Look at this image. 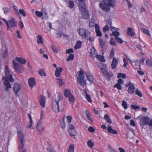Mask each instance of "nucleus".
<instances>
[{"label": "nucleus", "mask_w": 152, "mask_h": 152, "mask_svg": "<svg viewBox=\"0 0 152 152\" xmlns=\"http://www.w3.org/2000/svg\"><path fill=\"white\" fill-rule=\"evenodd\" d=\"M89 53L90 56L93 58H94L97 55V52L94 48L92 47L89 50Z\"/></svg>", "instance_id": "aec40b11"}, {"label": "nucleus", "mask_w": 152, "mask_h": 152, "mask_svg": "<svg viewBox=\"0 0 152 152\" xmlns=\"http://www.w3.org/2000/svg\"><path fill=\"white\" fill-rule=\"evenodd\" d=\"M123 61L124 63V64L123 65V66L125 67H127V66L128 64V62L126 60V58H124L123 60Z\"/></svg>", "instance_id": "69168bd1"}, {"label": "nucleus", "mask_w": 152, "mask_h": 152, "mask_svg": "<svg viewBox=\"0 0 152 152\" xmlns=\"http://www.w3.org/2000/svg\"><path fill=\"white\" fill-rule=\"evenodd\" d=\"M99 41L100 46L102 48V51L105 50L106 49V46L105 42L101 38L99 39Z\"/></svg>", "instance_id": "6ab92c4d"}, {"label": "nucleus", "mask_w": 152, "mask_h": 152, "mask_svg": "<svg viewBox=\"0 0 152 152\" xmlns=\"http://www.w3.org/2000/svg\"><path fill=\"white\" fill-rule=\"evenodd\" d=\"M112 34L115 37H118L120 35V33L119 32L117 31H114L113 32Z\"/></svg>", "instance_id": "6e6d98bb"}, {"label": "nucleus", "mask_w": 152, "mask_h": 152, "mask_svg": "<svg viewBox=\"0 0 152 152\" xmlns=\"http://www.w3.org/2000/svg\"><path fill=\"white\" fill-rule=\"evenodd\" d=\"M114 88H116L119 90H121L122 89V87L121 85L116 83L113 86Z\"/></svg>", "instance_id": "49530a36"}, {"label": "nucleus", "mask_w": 152, "mask_h": 152, "mask_svg": "<svg viewBox=\"0 0 152 152\" xmlns=\"http://www.w3.org/2000/svg\"><path fill=\"white\" fill-rule=\"evenodd\" d=\"M85 74L87 79L90 83H93L94 81V78L91 75V73L88 71H86L85 72Z\"/></svg>", "instance_id": "a211bd4d"}, {"label": "nucleus", "mask_w": 152, "mask_h": 152, "mask_svg": "<svg viewBox=\"0 0 152 152\" xmlns=\"http://www.w3.org/2000/svg\"><path fill=\"white\" fill-rule=\"evenodd\" d=\"M79 9L81 12V18L87 19L89 18L90 15L88 11L86 10V7H80Z\"/></svg>", "instance_id": "39448f33"}, {"label": "nucleus", "mask_w": 152, "mask_h": 152, "mask_svg": "<svg viewBox=\"0 0 152 152\" xmlns=\"http://www.w3.org/2000/svg\"><path fill=\"white\" fill-rule=\"evenodd\" d=\"M88 146L91 148H92L94 145V144L90 140H88L87 142Z\"/></svg>", "instance_id": "8fccbe9b"}, {"label": "nucleus", "mask_w": 152, "mask_h": 152, "mask_svg": "<svg viewBox=\"0 0 152 152\" xmlns=\"http://www.w3.org/2000/svg\"><path fill=\"white\" fill-rule=\"evenodd\" d=\"M69 7L70 8H72L74 6L75 4L73 1L70 0L69 1Z\"/></svg>", "instance_id": "a18cd8bd"}, {"label": "nucleus", "mask_w": 152, "mask_h": 152, "mask_svg": "<svg viewBox=\"0 0 152 152\" xmlns=\"http://www.w3.org/2000/svg\"><path fill=\"white\" fill-rule=\"evenodd\" d=\"M84 72L81 70L77 72L78 76L77 77V81L80 85L84 87L86 85V80L85 79Z\"/></svg>", "instance_id": "20e7f679"}, {"label": "nucleus", "mask_w": 152, "mask_h": 152, "mask_svg": "<svg viewBox=\"0 0 152 152\" xmlns=\"http://www.w3.org/2000/svg\"><path fill=\"white\" fill-rule=\"evenodd\" d=\"M26 62L25 59L22 57H20V73L23 72L24 70V67L21 65L25 64Z\"/></svg>", "instance_id": "f8f14e48"}, {"label": "nucleus", "mask_w": 152, "mask_h": 152, "mask_svg": "<svg viewBox=\"0 0 152 152\" xmlns=\"http://www.w3.org/2000/svg\"><path fill=\"white\" fill-rule=\"evenodd\" d=\"M79 5V8L80 7H86L85 0H78Z\"/></svg>", "instance_id": "4c0bfd02"}, {"label": "nucleus", "mask_w": 152, "mask_h": 152, "mask_svg": "<svg viewBox=\"0 0 152 152\" xmlns=\"http://www.w3.org/2000/svg\"><path fill=\"white\" fill-rule=\"evenodd\" d=\"M39 101L40 105L44 107L45 103V97L43 95H40L39 98Z\"/></svg>", "instance_id": "dca6fc26"}, {"label": "nucleus", "mask_w": 152, "mask_h": 152, "mask_svg": "<svg viewBox=\"0 0 152 152\" xmlns=\"http://www.w3.org/2000/svg\"><path fill=\"white\" fill-rule=\"evenodd\" d=\"M100 70L104 75L105 77H107V80L108 81L110 80V77L113 76V73L112 72H110L109 73L106 68H102Z\"/></svg>", "instance_id": "6e6552de"}, {"label": "nucleus", "mask_w": 152, "mask_h": 152, "mask_svg": "<svg viewBox=\"0 0 152 152\" xmlns=\"http://www.w3.org/2000/svg\"><path fill=\"white\" fill-rule=\"evenodd\" d=\"M20 14L22 15L24 17H26V16L25 11L23 9H20Z\"/></svg>", "instance_id": "4d7b16f0"}, {"label": "nucleus", "mask_w": 152, "mask_h": 152, "mask_svg": "<svg viewBox=\"0 0 152 152\" xmlns=\"http://www.w3.org/2000/svg\"><path fill=\"white\" fill-rule=\"evenodd\" d=\"M6 25L7 27L10 28H12L16 26V23L15 21L14 18H12L8 22H6Z\"/></svg>", "instance_id": "4468645a"}, {"label": "nucleus", "mask_w": 152, "mask_h": 152, "mask_svg": "<svg viewBox=\"0 0 152 152\" xmlns=\"http://www.w3.org/2000/svg\"><path fill=\"white\" fill-rule=\"evenodd\" d=\"M95 57L99 61L102 62H104L105 60L103 56H101L97 54Z\"/></svg>", "instance_id": "f704fd0d"}, {"label": "nucleus", "mask_w": 152, "mask_h": 152, "mask_svg": "<svg viewBox=\"0 0 152 152\" xmlns=\"http://www.w3.org/2000/svg\"><path fill=\"white\" fill-rule=\"evenodd\" d=\"M135 94L137 95L140 97H142L143 96L141 92L138 90V89H137L135 91Z\"/></svg>", "instance_id": "79ce46f5"}, {"label": "nucleus", "mask_w": 152, "mask_h": 152, "mask_svg": "<svg viewBox=\"0 0 152 152\" xmlns=\"http://www.w3.org/2000/svg\"><path fill=\"white\" fill-rule=\"evenodd\" d=\"M35 13L37 17H41L43 15V13L42 12L38 11H36L35 12Z\"/></svg>", "instance_id": "de8ad7c7"}, {"label": "nucleus", "mask_w": 152, "mask_h": 152, "mask_svg": "<svg viewBox=\"0 0 152 152\" xmlns=\"http://www.w3.org/2000/svg\"><path fill=\"white\" fill-rule=\"evenodd\" d=\"M107 131L109 133H111L114 134H117L118 133L117 130L112 129L111 126H110L107 127Z\"/></svg>", "instance_id": "4be33fe9"}, {"label": "nucleus", "mask_w": 152, "mask_h": 152, "mask_svg": "<svg viewBox=\"0 0 152 152\" xmlns=\"http://www.w3.org/2000/svg\"><path fill=\"white\" fill-rule=\"evenodd\" d=\"M62 99V95L59 93H56L53 96L52 107L55 113L59 112L60 109L64 106V101Z\"/></svg>", "instance_id": "f257e3e1"}, {"label": "nucleus", "mask_w": 152, "mask_h": 152, "mask_svg": "<svg viewBox=\"0 0 152 152\" xmlns=\"http://www.w3.org/2000/svg\"><path fill=\"white\" fill-rule=\"evenodd\" d=\"M37 42L38 44H43L44 43V41L43 39V38L42 36L41 35H39L37 36Z\"/></svg>", "instance_id": "cd10ccee"}, {"label": "nucleus", "mask_w": 152, "mask_h": 152, "mask_svg": "<svg viewBox=\"0 0 152 152\" xmlns=\"http://www.w3.org/2000/svg\"><path fill=\"white\" fill-rule=\"evenodd\" d=\"M3 10L4 14H7L9 13L10 9L8 8H4Z\"/></svg>", "instance_id": "e2e57ef3"}, {"label": "nucleus", "mask_w": 152, "mask_h": 152, "mask_svg": "<svg viewBox=\"0 0 152 152\" xmlns=\"http://www.w3.org/2000/svg\"><path fill=\"white\" fill-rule=\"evenodd\" d=\"M135 34V32L133 31L132 28L129 27L127 28V34L128 35H130L131 37H133L134 35Z\"/></svg>", "instance_id": "bb28decb"}, {"label": "nucleus", "mask_w": 152, "mask_h": 152, "mask_svg": "<svg viewBox=\"0 0 152 152\" xmlns=\"http://www.w3.org/2000/svg\"><path fill=\"white\" fill-rule=\"evenodd\" d=\"M82 44V42L80 41H77L74 46V49L76 50L80 48Z\"/></svg>", "instance_id": "72a5a7b5"}, {"label": "nucleus", "mask_w": 152, "mask_h": 152, "mask_svg": "<svg viewBox=\"0 0 152 152\" xmlns=\"http://www.w3.org/2000/svg\"><path fill=\"white\" fill-rule=\"evenodd\" d=\"M13 89L15 91V95L17 96H18V91H19V84L18 83H15L13 87Z\"/></svg>", "instance_id": "5701e85b"}, {"label": "nucleus", "mask_w": 152, "mask_h": 152, "mask_svg": "<svg viewBox=\"0 0 152 152\" xmlns=\"http://www.w3.org/2000/svg\"><path fill=\"white\" fill-rule=\"evenodd\" d=\"M67 127L68 130H72L75 129V126L73 125L69 124H68Z\"/></svg>", "instance_id": "bf43d9fd"}, {"label": "nucleus", "mask_w": 152, "mask_h": 152, "mask_svg": "<svg viewBox=\"0 0 152 152\" xmlns=\"http://www.w3.org/2000/svg\"><path fill=\"white\" fill-rule=\"evenodd\" d=\"M110 45H116V43L115 41L114 40L113 38H111L110 40Z\"/></svg>", "instance_id": "864d4df0"}, {"label": "nucleus", "mask_w": 152, "mask_h": 152, "mask_svg": "<svg viewBox=\"0 0 152 152\" xmlns=\"http://www.w3.org/2000/svg\"><path fill=\"white\" fill-rule=\"evenodd\" d=\"M63 69L61 68L60 67L56 68L55 72L56 76L57 77H59Z\"/></svg>", "instance_id": "b1692460"}, {"label": "nucleus", "mask_w": 152, "mask_h": 152, "mask_svg": "<svg viewBox=\"0 0 152 152\" xmlns=\"http://www.w3.org/2000/svg\"><path fill=\"white\" fill-rule=\"evenodd\" d=\"M143 33L148 35H150V33L149 31L147 29H144L143 30Z\"/></svg>", "instance_id": "0e129e2a"}, {"label": "nucleus", "mask_w": 152, "mask_h": 152, "mask_svg": "<svg viewBox=\"0 0 152 152\" xmlns=\"http://www.w3.org/2000/svg\"><path fill=\"white\" fill-rule=\"evenodd\" d=\"M118 63V61L115 57H114L112 60L111 66L112 69H115L117 67Z\"/></svg>", "instance_id": "f3484780"}, {"label": "nucleus", "mask_w": 152, "mask_h": 152, "mask_svg": "<svg viewBox=\"0 0 152 152\" xmlns=\"http://www.w3.org/2000/svg\"><path fill=\"white\" fill-rule=\"evenodd\" d=\"M131 107L134 110H137L140 109V107L139 105L132 104L131 105Z\"/></svg>", "instance_id": "5fc2aeb1"}, {"label": "nucleus", "mask_w": 152, "mask_h": 152, "mask_svg": "<svg viewBox=\"0 0 152 152\" xmlns=\"http://www.w3.org/2000/svg\"><path fill=\"white\" fill-rule=\"evenodd\" d=\"M28 85L31 88H33L36 84V83L34 78H29L28 79Z\"/></svg>", "instance_id": "2eb2a0df"}, {"label": "nucleus", "mask_w": 152, "mask_h": 152, "mask_svg": "<svg viewBox=\"0 0 152 152\" xmlns=\"http://www.w3.org/2000/svg\"><path fill=\"white\" fill-rule=\"evenodd\" d=\"M65 116V115H64V116L62 121L60 122L61 127L63 129H65L66 126V123L64 121Z\"/></svg>", "instance_id": "473e14b6"}, {"label": "nucleus", "mask_w": 152, "mask_h": 152, "mask_svg": "<svg viewBox=\"0 0 152 152\" xmlns=\"http://www.w3.org/2000/svg\"><path fill=\"white\" fill-rule=\"evenodd\" d=\"M126 87H128L127 92L129 94H133L134 92L135 87L134 83H132L131 81H129L125 85Z\"/></svg>", "instance_id": "1a4fd4ad"}, {"label": "nucleus", "mask_w": 152, "mask_h": 152, "mask_svg": "<svg viewBox=\"0 0 152 152\" xmlns=\"http://www.w3.org/2000/svg\"><path fill=\"white\" fill-rule=\"evenodd\" d=\"M67 131L71 136L74 137L77 135V132L75 129L72 130H67Z\"/></svg>", "instance_id": "a878e982"}, {"label": "nucleus", "mask_w": 152, "mask_h": 152, "mask_svg": "<svg viewBox=\"0 0 152 152\" xmlns=\"http://www.w3.org/2000/svg\"><path fill=\"white\" fill-rule=\"evenodd\" d=\"M104 118L108 123L109 124H111L112 123V121L108 115H105L104 116Z\"/></svg>", "instance_id": "c9c22d12"}, {"label": "nucleus", "mask_w": 152, "mask_h": 152, "mask_svg": "<svg viewBox=\"0 0 152 152\" xmlns=\"http://www.w3.org/2000/svg\"><path fill=\"white\" fill-rule=\"evenodd\" d=\"M64 94L66 97L67 98L72 94L70 93L69 89H66L64 92Z\"/></svg>", "instance_id": "58836bf2"}, {"label": "nucleus", "mask_w": 152, "mask_h": 152, "mask_svg": "<svg viewBox=\"0 0 152 152\" xmlns=\"http://www.w3.org/2000/svg\"><path fill=\"white\" fill-rule=\"evenodd\" d=\"M88 131L92 132H95V129H94L92 126H89L88 129Z\"/></svg>", "instance_id": "774afa93"}, {"label": "nucleus", "mask_w": 152, "mask_h": 152, "mask_svg": "<svg viewBox=\"0 0 152 152\" xmlns=\"http://www.w3.org/2000/svg\"><path fill=\"white\" fill-rule=\"evenodd\" d=\"M79 35L83 38H85L86 39L91 40V38H89V36L90 33L88 31H86L85 29L83 28H79L78 30Z\"/></svg>", "instance_id": "423d86ee"}, {"label": "nucleus", "mask_w": 152, "mask_h": 152, "mask_svg": "<svg viewBox=\"0 0 152 152\" xmlns=\"http://www.w3.org/2000/svg\"><path fill=\"white\" fill-rule=\"evenodd\" d=\"M25 137L26 134L20 131V147L23 150L22 152H26V149H23Z\"/></svg>", "instance_id": "0eeeda50"}, {"label": "nucleus", "mask_w": 152, "mask_h": 152, "mask_svg": "<svg viewBox=\"0 0 152 152\" xmlns=\"http://www.w3.org/2000/svg\"><path fill=\"white\" fill-rule=\"evenodd\" d=\"M73 52V50L72 48H69L66 50V53H72Z\"/></svg>", "instance_id": "338daca9"}, {"label": "nucleus", "mask_w": 152, "mask_h": 152, "mask_svg": "<svg viewBox=\"0 0 152 152\" xmlns=\"http://www.w3.org/2000/svg\"><path fill=\"white\" fill-rule=\"evenodd\" d=\"M115 4V0H104L103 2L99 3V6L102 11L108 12L110 10V7H114Z\"/></svg>", "instance_id": "7ed1b4c3"}, {"label": "nucleus", "mask_w": 152, "mask_h": 152, "mask_svg": "<svg viewBox=\"0 0 152 152\" xmlns=\"http://www.w3.org/2000/svg\"><path fill=\"white\" fill-rule=\"evenodd\" d=\"M39 74L41 76H46V74L43 69H41L38 70Z\"/></svg>", "instance_id": "e433bc0d"}, {"label": "nucleus", "mask_w": 152, "mask_h": 152, "mask_svg": "<svg viewBox=\"0 0 152 152\" xmlns=\"http://www.w3.org/2000/svg\"><path fill=\"white\" fill-rule=\"evenodd\" d=\"M5 77H3L2 80H4L5 85L4 90L7 92H9V89L11 88L10 82L11 83L14 82V80L12 77V74L7 66H5Z\"/></svg>", "instance_id": "f03ea898"}, {"label": "nucleus", "mask_w": 152, "mask_h": 152, "mask_svg": "<svg viewBox=\"0 0 152 152\" xmlns=\"http://www.w3.org/2000/svg\"><path fill=\"white\" fill-rule=\"evenodd\" d=\"M66 118L67 122L70 123L71 122L72 120V117L70 115H68L66 117Z\"/></svg>", "instance_id": "052dcab7"}, {"label": "nucleus", "mask_w": 152, "mask_h": 152, "mask_svg": "<svg viewBox=\"0 0 152 152\" xmlns=\"http://www.w3.org/2000/svg\"><path fill=\"white\" fill-rule=\"evenodd\" d=\"M150 118L148 116H145L140 119L141 125L143 126L148 125Z\"/></svg>", "instance_id": "ddd939ff"}, {"label": "nucleus", "mask_w": 152, "mask_h": 152, "mask_svg": "<svg viewBox=\"0 0 152 152\" xmlns=\"http://www.w3.org/2000/svg\"><path fill=\"white\" fill-rule=\"evenodd\" d=\"M110 30L109 26L108 25H106L103 28V31L105 33L106 31H108Z\"/></svg>", "instance_id": "13d9d810"}, {"label": "nucleus", "mask_w": 152, "mask_h": 152, "mask_svg": "<svg viewBox=\"0 0 152 152\" xmlns=\"http://www.w3.org/2000/svg\"><path fill=\"white\" fill-rule=\"evenodd\" d=\"M146 64L150 67H152V59H147L146 61Z\"/></svg>", "instance_id": "a19ab883"}, {"label": "nucleus", "mask_w": 152, "mask_h": 152, "mask_svg": "<svg viewBox=\"0 0 152 152\" xmlns=\"http://www.w3.org/2000/svg\"><path fill=\"white\" fill-rule=\"evenodd\" d=\"M95 31L96 33V36L101 37L102 36V34L100 30V27L99 26L96 24L95 25Z\"/></svg>", "instance_id": "412c9836"}, {"label": "nucleus", "mask_w": 152, "mask_h": 152, "mask_svg": "<svg viewBox=\"0 0 152 152\" xmlns=\"http://www.w3.org/2000/svg\"><path fill=\"white\" fill-rule=\"evenodd\" d=\"M122 105L124 109H127V104L126 102V101L123 100L122 102Z\"/></svg>", "instance_id": "09e8293b"}, {"label": "nucleus", "mask_w": 152, "mask_h": 152, "mask_svg": "<svg viewBox=\"0 0 152 152\" xmlns=\"http://www.w3.org/2000/svg\"><path fill=\"white\" fill-rule=\"evenodd\" d=\"M115 39L119 43L122 44L123 42V41L122 39L118 37H115Z\"/></svg>", "instance_id": "603ef678"}, {"label": "nucleus", "mask_w": 152, "mask_h": 152, "mask_svg": "<svg viewBox=\"0 0 152 152\" xmlns=\"http://www.w3.org/2000/svg\"><path fill=\"white\" fill-rule=\"evenodd\" d=\"M36 128L40 134L41 135L42 134L45 129V127L43 125V122L40 121H39L37 124Z\"/></svg>", "instance_id": "9b49d317"}, {"label": "nucleus", "mask_w": 152, "mask_h": 152, "mask_svg": "<svg viewBox=\"0 0 152 152\" xmlns=\"http://www.w3.org/2000/svg\"><path fill=\"white\" fill-rule=\"evenodd\" d=\"M12 63L15 71L16 72L18 73L19 72V68L18 63L16 62L15 61L13 60Z\"/></svg>", "instance_id": "393cba45"}, {"label": "nucleus", "mask_w": 152, "mask_h": 152, "mask_svg": "<svg viewBox=\"0 0 152 152\" xmlns=\"http://www.w3.org/2000/svg\"><path fill=\"white\" fill-rule=\"evenodd\" d=\"M68 98H69V100L70 102L74 103L75 102V98L72 94Z\"/></svg>", "instance_id": "c03bdc74"}, {"label": "nucleus", "mask_w": 152, "mask_h": 152, "mask_svg": "<svg viewBox=\"0 0 152 152\" xmlns=\"http://www.w3.org/2000/svg\"><path fill=\"white\" fill-rule=\"evenodd\" d=\"M84 92L86 94V98L88 102L89 103H91L92 102V100L90 95L88 94L86 90H84Z\"/></svg>", "instance_id": "7c9ffc66"}, {"label": "nucleus", "mask_w": 152, "mask_h": 152, "mask_svg": "<svg viewBox=\"0 0 152 152\" xmlns=\"http://www.w3.org/2000/svg\"><path fill=\"white\" fill-rule=\"evenodd\" d=\"M28 116L29 118L30 124V125H28L27 126V128L28 129L30 128V129H34V128L32 126V124H33V121H32V118L31 117V115L29 113H28Z\"/></svg>", "instance_id": "c85d7f7f"}, {"label": "nucleus", "mask_w": 152, "mask_h": 152, "mask_svg": "<svg viewBox=\"0 0 152 152\" xmlns=\"http://www.w3.org/2000/svg\"><path fill=\"white\" fill-rule=\"evenodd\" d=\"M85 113L87 119L91 122H93V120L91 118V114L90 112L88 110H86L85 111Z\"/></svg>", "instance_id": "c756f323"}, {"label": "nucleus", "mask_w": 152, "mask_h": 152, "mask_svg": "<svg viewBox=\"0 0 152 152\" xmlns=\"http://www.w3.org/2000/svg\"><path fill=\"white\" fill-rule=\"evenodd\" d=\"M74 144H71L69 147V150H68L69 152H74Z\"/></svg>", "instance_id": "3c124183"}, {"label": "nucleus", "mask_w": 152, "mask_h": 152, "mask_svg": "<svg viewBox=\"0 0 152 152\" xmlns=\"http://www.w3.org/2000/svg\"><path fill=\"white\" fill-rule=\"evenodd\" d=\"M115 49L113 48H112L110 52V55L108 57L109 59H113V58L114 57V56H115Z\"/></svg>", "instance_id": "2f4dec72"}, {"label": "nucleus", "mask_w": 152, "mask_h": 152, "mask_svg": "<svg viewBox=\"0 0 152 152\" xmlns=\"http://www.w3.org/2000/svg\"><path fill=\"white\" fill-rule=\"evenodd\" d=\"M117 77L118 78L121 77L123 79H125L126 77V75L125 74L119 73L117 75Z\"/></svg>", "instance_id": "37998d69"}, {"label": "nucleus", "mask_w": 152, "mask_h": 152, "mask_svg": "<svg viewBox=\"0 0 152 152\" xmlns=\"http://www.w3.org/2000/svg\"><path fill=\"white\" fill-rule=\"evenodd\" d=\"M127 58L132 63V65L135 69H141L139 60H137L134 61H132L128 57H127Z\"/></svg>", "instance_id": "9d476101"}, {"label": "nucleus", "mask_w": 152, "mask_h": 152, "mask_svg": "<svg viewBox=\"0 0 152 152\" xmlns=\"http://www.w3.org/2000/svg\"><path fill=\"white\" fill-rule=\"evenodd\" d=\"M74 55L72 54H70L68 57L66 58V60L67 61H69L70 60H72L74 58Z\"/></svg>", "instance_id": "ea45409f"}, {"label": "nucleus", "mask_w": 152, "mask_h": 152, "mask_svg": "<svg viewBox=\"0 0 152 152\" xmlns=\"http://www.w3.org/2000/svg\"><path fill=\"white\" fill-rule=\"evenodd\" d=\"M14 9L15 10L16 13L19 15V11L18 10V7L15 5H14L13 7Z\"/></svg>", "instance_id": "680f3d73"}]
</instances>
